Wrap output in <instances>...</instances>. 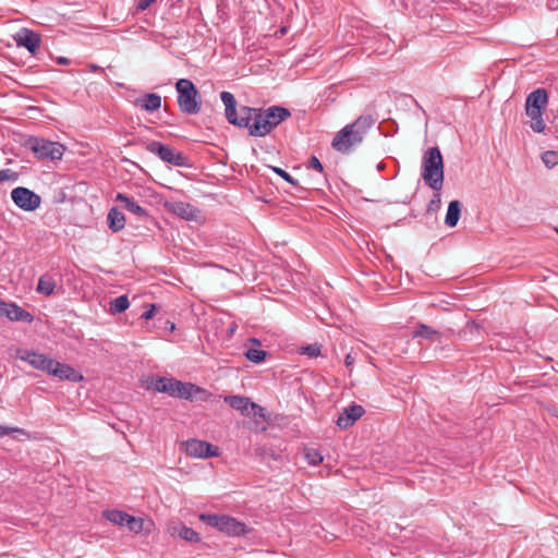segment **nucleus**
Masks as SVG:
<instances>
[{
	"label": "nucleus",
	"instance_id": "f257e3e1",
	"mask_svg": "<svg viewBox=\"0 0 558 558\" xmlns=\"http://www.w3.org/2000/svg\"><path fill=\"white\" fill-rule=\"evenodd\" d=\"M422 169V178L425 184L436 192L427 206V211H434L440 204L439 192L444 185V160L437 146L426 150Z\"/></svg>",
	"mask_w": 558,
	"mask_h": 558
},
{
	"label": "nucleus",
	"instance_id": "f03ea898",
	"mask_svg": "<svg viewBox=\"0 0 558 558\" xmlns=\"http://www.w3.org/2000/svg\"><path fill=\"white\" fill-rule=\"evenodd\" d=\"M374 124L375 119L372 116H360L355 121L347 124L336 133L331 147L341 154H350L356 146L362 144Z\"/></svg>",
	"mask_w": 558,
	"mask_h": 558
},
{
	"label": "nucleus",
	"instance_id": "7ed1b4c3",
	"mask_svg": "<svg viewBox=\"0 0 558 558\" xmlns=\"http://www.w3.org/2000/svg\"><path fill=\"white\" fill-rule=\"evenodd\" d=\"M148 388L157 392L168 393L170 397L184 400H193L197 393L205 392L204 389L192 383H183L174 378L151 377Z\"/></svg>",
	"mask_w": 558,
	"mask_h": 558
},
{
	"label": "nucleus",
	"instance_id": "20e7f679",
	"mask_svg": "<svg viewBox=\"0 0 558 558\" xmlns=\"http://www.w3.org/2000/svg\"><path fill=\"white\" fill-rule=\"evenodd\" d=\"M548 105V93L545 88L541 87L531 92L525 99V113L531 119V129L535 133H543L546 130V124L543 120V114Z\"/></svg>",
	"mask_w": 558,
	"mask_h": 558
},
{
	"label": "nucleus",
	"instance_id": "39448f33",
	"mask_svg": "<svg viewBox=\"0 0 558 558\" xmlns=\"http://www.w3.org/2000/svg\"><path fill=\"white\" fill-rule=\"evenodd\" d=\"M177 101L181 112L197 114L202 108V100L195 84L189 78H180L175 83Z\"/></svg>",
	"mask_w": 558,
	"mask_h": 558
},
{
	"label": "nucleus",
	"instance_id": "423d86ee",
	"mask_svg": "<svg viewBox=\"0 0 558 558\" xmlns=\"http://www.w3.org/2000/svg\"><path fill=\"white\" fill-rule=\"evenodd\" d=\"M25 147L32 150L39 160H60L64 154V146L41 137L31 136L25 142Z\"/></svg>",
	"mask_w": 558,
	"mask_h": 558
},
{
	"label": "nucleus",
	"instance_id": "0eeeda50",
	"mask_svg": "<svg viewBox=\"0 0 558 558\" xmlns=\"http://www.w3.org/2000/svg\"><path fill=\"white\" fill-rule=\"evenodd\" d=\"M199 520L228 535L240 536L246 533L244 523L226 514H201Z\"/></svg>",
	"mask_w": 558,
	"mask_h": 558
},
{
	"label": "nucleus",
	"instance_id": "6e6552de",
	"mask_svg": "<svg viewBox=\"0 0 558 558\" xmlns=\"http://www.w3.org/2000/svg\"><path fill=\"white\" fill-rule=\"evenodd\" d=\"M145 149L150 154L157 155L162 161L173 165L175 167H187V158L173 147L162 144L161 142L150 141L146 142Z\"/></svg>",
	"mask_w": 558,
	"mask_h": 558
},
{
	"label": "nucleus",
	"instance_id": "1a4fd4ad",
	"mask_svg": "<svg viewBox=\"0 0 558 558\" xmlns=\"http://www.w3.org/2000/svg\"><path fill=\"white\" fill-rule=\"evenodd\" d=\"M243 113L246 114L247 120V125L243 126V129H247L251 136L263 137L272 131L263 108L250 107Z\"/></svg>",
	"mask_w": 558,
	"mask_h": 558
},
{
	"label": "nucleus",
	"instance_id": "9d476101",
	"mask_svg": "<svg viewBox=\"0 0 558 558\" xmlns=\"http://www.w3.org/2000/svg\"><path fill=\"white\" fill-rule=\"evenodd\" d=\"M221 101L225 105V113L226 119L229 123L238 126L243 128L247 125L246 114L243 113L245 109H248L250 107L243 106L239 110V114L236 112V99L234 95L230 92H222L220 94Z\"/></svg>",
	"mask_w": 558,
	"mask_h": 558
},
{
	"label": "nucleus",
	"instance_id": "9b49d317",
	"mask_svg": "<svg viewBox=\"0 0 558 558\" xmlns=\"http://www.w3.org/2000/svg\"><path fill=\"white\" fill-rule=\"evenodd\" d=\"M11 198L19 208L25 211L36 210L41 203V198L38 194L23 186L13 189Z\"/></svg>",
	"mask_w": 558,
	"mask_h": 558
},
{
	"label": "nucleus",
	"instance_id": "f8f14e48",
	"mask_svg": "<svg viewBox=\"0 0 558 558\" xmlns=\"http://www.w3.org/2000/svg\"><path fill=\"white\" fill-rule=\"evenodd\" d=\"M184 451L187 456L199 459H207L210 457H218L220 454L219 448L213 446L205 440L195 438L189 439L182 444Z\"/></svg>",
	"mask_w": 558,
	"mask_h": 558
},
{
	"label": "nucleus",
	"instance_id": "ddd939ff",
	"mask_svg": "<svg viewBox=\"0 0 558 558\" xmlns=\"http://www.w3.org/2000/svg\"><path fill=\"white\" fill-rule=\"evenodd\" d=\"M15 356L16 359L27 362L34 368L46 372L47 374L48 371L50 369V366L52 365L53 360L43 353L27 349L17 350Z\"/></svg>",
	"mask_w": 558,
	"mask_h": 558
},
{
	"label": "nucleus",
	"instance_id": "4468645a",
	"mask_svg": "<svg viewBox=\"0 0 558 558\" xmlns=\"http://www.w3.org/2000/svg\"><path fill=\"white\" fill-rule=\"evenodd\" d=\"M13 40L17 47L26 48L31 54H35L41 44V37L38 33L23 27L13 35Z\"/></svg>",
	"mask_w": 558,
	"mask_h": 558
},
{
	"label": "nucleus",
	"instance_id": "2eb2a0df",
	"mask_svg": "<svg viewBox=\"0 0 558 558\" xmlns=\"http://www.w3.org/2000/svg\"><path fill=\"white\" fill-rule=\"evenodd\" d=\"M48 374L58 377L61 380H69L72 383H78L83 380V375L80 374L75 368L56 360H52V365L50 366Z\"/></svg>",
	"mask_w": 558,
	"mask_h": 558
},
{
	"label": "nucleus",
	"instance_id": "dca6fc26",
	"mask_svg": "<svg viewBox=\"0 0 558 558\" xmlns=\"http://www.w3.org/2000/svg\"><path fill=\"white\" fill-rule=\"evenodd\" d=\"M364 413L365 410L362 405L352 403L344 408L343 411L339 414L337 425L339 428L345 429L352 426L359 418H361Z\"/></svg>",
	"mask_w": 558,
	"mask_h": 558
},
{
	"label": "nucleus",
	"instance_id": "f3484780",
	"mask_svg": "<svg viewBox=\"0 0 558 558\" xmlns=\"http://www.w3.org/2000/svg\"><path fill=\"white\" fill-rule=\"evenodd\" d=\"M165 207L170 213L187 221L196 220L199 214V210L196 207L185 202L166 203Z\"/></svg>",
	"mask_w": 558,
	"mask_h": 558
},
{
	"label": "nucleus",
	"instance_id": "a211bd4d",
	"mask_svg": "<svg viewBox=\"0 0 558 558\" xmlns=\"http://www.w3.org/2000/svg\"><path fill=\"white\" fill-rule=\"evenodd\" d=\"M2 308V316H5L12 322H24L32 323L34 320V315L15 303H7Z\"/></svg>",
	"mask_w": 558,
	"mask_h": 558
},
{
	"label": "nucleus",
	"instance_id": "6ab92c4d",
	"mask_svg": "<svg viewBox=\"0 0 558 558\" xmlns=\"http://www.w3.org/2000/svg\"><path fill=\"white\" fill-rule=\"evenodd\" d=\"M264 112L267 120H269L271 130L277 128L282 121L291 116L289 109L281 106L268 107L267 109H264Z\"/></svg>",
	"mask_w": 558,
	"mask_h": 558
},
{
	"label": "nucleus",
	"instance_id": "aec40b11",
	"mask_svg": "<svg viewBox=\"0 0 558 558\" xmlns=\"http://www.w3.org/2000/svg\"><path fill=\"white\" fill-rule=\"evenodd\" d=\"M134 105L147 112H155L161 107V96L155 93L145 94L137 98Z\"/></svg>",
	"mask_w": 558,
	"mask_h": 558
},
{
	"label": "nucleus",
	"instance_id": "412c9836",
	"mask_svg": "<svg viewBox=\"0 0 558 558\" xmlns=\"http://www.w3.org/2000/svg\"><path fill=\"white\" fill-rule=\"evenodd\" d=\"M225 402L242 415H251L250 409L253 401L250 398L244 396H227L225 397Z\"/></svg>",
	"mask_w": 558,
	"mask_h": 558
},
{
	"label": "nucleus",
	"instance_id": "4be33fe9",
	"mask_svg": "<svg viewBox=\"0 0 558 558\" xmlns=\"http://www.w3.org/2000/svg\"><path fill=\"white\" fill-rule=\"evenodd\" d=\"M116 201L124 204V207L132 214L144 218L147 217V210L138 205L133 197H130L123 193H118L116 196Z\"/></svg>",
	"mask_w": 558,
	"mask_h": 558
},
{
	"label": "nucleus",
	"instance_id": "5701e85b",
	"mask_svg": "<svg viewBox=\"0 0 558 558\" xmlns=\"http://www.w3.org/2000/svg\"><path fill=\"white\" fill-rule=\"evenodd\" d=\"M107 222L112 232H119L124 229L125 216L117 207H112L107 215Z\"/></svg>",
	"mask_w": 558,
	"mask_h": 558
},
{
	"label": "nucleus",
	"instance_id": "b1692460",
	"mask_svg": "<svg viewBox=\"0 0 558 558\" xmlns=\"http://www.w3.org/2000/svg\"><path fill=\"white\" fill-rule=\"evenodd\" d=\"M413 337L414 338H416V337L424 338L430 342H441V339H442V336L438 330H436L425 324L417 325V327L413 333Z\"/></svg>",
	"mask_w": 558,
	"mask_h": 558
},
{
	"label": "nucleus",
	"instance_id": "393cba45",
	"mask_svg": "<svg viewBox=\"0 0 558 558\" xmlns=\"http://www.w3.org/2000/svg\"><path fill=\"white\" fill-rule=\"evenodd\" d=\"M461 214V203L457 199L451 201L448 205L447 214L445 217V225L449 228L457 226Z\"/></svg>",
	"mask_w": 558,
	"mask_h": 558
},
{
	"label": "nucleus",
	"instance_id": "a878e982",
	"mask_svg": "<svg viewBox=\"0 0 558 558\" xmlns=\"http://www.w3.org/2000/svg\"><path fill=\"white\" fill-rule=\"evenodd\" d=\"M54 289H56V281L50 275L45 274L39 278L38 284H37L38 293L49 296L53 293Z\"/></svg>",
	"mask_w": 558,
	"mask_h": 558
},
{
	"label": "nucleus",
	"instance_id": "bb28decb",
	"mask_svg": "<svg viewBox=\"0 0 558 558\" xmlns=\"http://www.w3.org/2000/svg\"><path fill=\"white\" fill-rule=\"evenodd\" d=\"M102 515L113 524L125 526L130 514L122 510L113 509L104 511Z\"/></svg>",
	"mask_w": 558,
	"mask_h": 558
},
{
	"label": "nucleus",
	"instance_id": "cd10ccee",
	"mask_svg": "<svg viewBox=\"0 0 558 558\" xmlns=\"http://www.w3.org/2000/svg\"><path fill=\"white\" fill-rule=\"evenodd\" d=\"M130 306V301L128 295H120L111 301L110 311L113 314H120L126 311Z\"/></svg>",
	"mask_w": 558,
	"mask_h": 558
},
{
	"label": "nucleus",
	"instance_id": "c85d7f7f",
	"mask_svg": "<svg viewBox=\"0 0 558 558\" xmlns=\"http://www.w3.org/2000/svg\"><path fill=\"white\" fill-rule=\"evenodd\" d=\"M244 355L250 362L259 364L265 361L267 352L262 349L250 348L246 350Z\"/></svg>",
	"mask_w": 558,
	"mask_h": 558
},
{
	"label": "nucleus",
	"instance_id": "c756f323",
	"mask_svg": "<svg viewBox=\"0 0 558 558\" xmlns=\"http://www.w3.org/2000/svg\"><path fill=\"white\" fill-rule=\"evenodd\" d=\"M304 457H305L306 462L313 466L318 465L324 460L322 453L314 448L305 449Z\"/></svg>",
	"mask_w": 558,
	"mask_h": 558
},
{
	"label": "nucleus",
	"instance_id": "7c9ffc66",
	"mask_svg": "<svg viewBox=\"0 0 558 558\" xmlns=\"http://www.w3.org/2000/svg\"><path fill=\"white\" fill-rule=\"evenodd\" d=\"M179 536L187 542L196 543L201 539L198 533L194 531L192 527L189 526H182L179 531Z\"/></svg>",
	"mask_w": 558,
	"mask_h": 558
},
{
	"label": "nucleus",
	"instance_id": "2f4dec72",
	"mask_svg": "<svg viewBox=\"0 0 558 558\" xmlns=\"http://www.w3.org/2000/svg\"><path fill=\"white\" fill-rule=\"evenodd\" d=\"M125 526L134 533H141L144 529V521L141 518L129 515Z\"/></svg>",
	"mask_w": 558,
	"mask_h": 558
},
{
	"label": "nucleus",
	"instance_id": "473e14b6",
	"mask_svg": "<svg viewBox=\"0 0 558 558\" xmlns=\"http://www.w3.org/2000/svg\"><path fill=\"white\" fill-rule=\"evenodd\" d=\"M543 162L548 168H553L556 165H558V151L555 150H547L542 156Z\"/></svg>",
	"mask_w": 558,
	"mask_h": 558
},
{
	"label": "nucleus",
	"instance_id": "72a5a7b5",
	"mask_svg": "<svg viewBox=\"0 0 558 558\" xmlns=\"http://www.w3.org/2000/svg\"><path fill=\"white\" fill-rule=\"evenodd\" d=\"M19 179L17 172L11 169H2L0 170V182L12 181L15 182Z\"/></svg>",
	"mask_w": 558,
	"mask_h": 558
},
{
	"label": "nucleus",
	"instance_id": "f704fd0d",
	"mask_svg": "<svg viewBox=\"0 0 558 558\" xmlns=\"http://www.w3.org/2000/svg\"><path fill=\"white\" fill-rule=\"evenodd\" d=\"M270 169L277 173L279 177H281L284 181L292 185H298V181L293 179L286 170L279 168V167H270Z\"/></svg>",
	"mask_w": 558,
	"mask_h": 558
},
{
	"label": "nucleus",
	"instance_id": "c9c22d12",
	"mask_svg": "<svg viewBox=\"0 0 558 558\" xmlns=\"http://www.w3.org/2000/svg\"><path fill=\"white\" fill-rule=\"evenodd\" d=\"M307 167L312 168V169L318 171L319 173L324 174V166H323V163L319 161V159L316 156H312L310 158Z\"/></svg>",
	"mask_w": 558,
	"mask_h": 558
},
{
	"label": "nucleus",
	"instance_id": "e433bc0d",
	"mask_svg": "<svg viewBox=\"0 0 558 558\" xmlns=\"http://www.w3.org/2000/svg\"><path fill=\"white\" fill-rule=\"evenodd\" d=\"M303 353H305L310 357H316L320 354V348L316 344H310L303 348Z\"/></svg>",
	"mask_w": 558,
	"mask_h": 558
},
{
	"label": "nucleus",
	"instance_id": "4c0bfd02",
	"mask_svg": "<svg viewBox=\"0 0 558 558\" xmlns=\"http://www.w3.org/2000/svg\"><path fill=\"white\" fill-rule=\"evenodd\" d=\"M250 411H251V415H253L255 417L265 418V410L263 407L258 405L257 403L252 402Z\"/></svg>",
	"mask_w": 558,
	"mask_h": 558
},
{
	"label": "nucleus",
	"instance_id": "58836bf2",
	"mask_svg": "<svg viewBox=\"0 0 558 558\" xmlns=\"http://www.w3.org/2000/svg\"><path fill=\"white\" fill-rule=\"evenodd\" d=\"M156 0H137L136 10L144 11L148 9Z\"/></svg>",
	"mask_w": 558,
	"mask_h": 558
},
{
	"label": "nucleus",
	"instance_id": "ea45409f",
	"mask_svg": "<svg viewBox=\"0 0 558 558\" xmlns=\"http://www.w3.org/2000/svg\"><path fill=\"white\" fill-rule=\"evenodd\" d=\"M17 432V433H24L23 429L21 428H11V427H7V426H3V425H0V437H3V436H7L9 434H11L12 432Z\"/></svg>",
	"mask_w": 558,
	"mask_h": 558
},
{
	"label": "nucleus",
	"instance_id": "a19ab883",
	"mask_svg": "<svg viewBox=\"0 0 558 558\" xmlns=\"http://www.w3.org/2000/svg\"><path fill=\"white\" fill-rule=\"evenodd\" d=\"M155 311H156V305H155V304H151V305L149 306V308H148V310H146V311L142 314V316H141V317H142V318H144V319H150V318H153V317H154V315H155Z\"/></svg>",
	"mask_w": 558,
	"mask_h": 558
},
{
	"label": "nucleus",
	"instance_id": "79ce46f5",
	"mask_svg": "<svg viewBox=\"0 0 558 558\" xmlns=\"http://www.w3.org/2000/svg\"><path fill=\"white\" fill-rule=\"evenodd\" d=\"M354 362H355V357L351 353H348L344 357L345 366L351 367L354 364Z\"/></svg>",
	"mask_w": 558,
	"mask_h": 558
},
{
	"label": "nucleus",
	"instance_id": "37998d69",
	"mask_svg": "<svg viewBox=\"0 0 558 558\" xmlns=\"http://www.w3.org/2000/svg\"><path fill=\"white\" fill-rule=\"evenodd\" d=\"M58 64L68 65L70 64V60L66 57H58L56 59Z\"/></svg>",
	"mask_w": 558,
	"mask_h": 558
},
{
	"label": "nucleus",
	"instance_id": "c03bdc74",
	"mask_svg": "<svg viewBox=\"0 0 558 558\" xmlns=\"http://www.w3.org/2000/svg\"><path fill=\"white\" fill-rule=\"evenodd\" d=\"M4 305H5V302L0 300V311H2V308H4L3 307ZM0 317H2V312H0Z\"/></svg>",
	"mask_w": 558,
	"mask_h": 558
},
{
	"label": "nucleus",
	"instance_id": "a18cd8bd",
	"mask_svg": "<svg viewBox=\"0 0 558 558\" xmlns=\"http://www.w3.org/2000/svg\"><path fill=\"white\" fill-rule=\"evenodd\" d=\"M252 342H254V343H256V344L260 345V342H259V340H258V339H255V338H254V339H252Z\"/></svg>",
	"mask_w": 558,
	"mask_h": 558
},
{
	"label": "nucleus",
	"instance_id": "49530a36",
	"mask_svg": "<svg viewBox=\"0 0 558 558\" xmlns=\"http://www.w3.org/2000/svg\"><path fill=\"white\" fill-rule=\"evenodd\" d=\"M557 118H558V114H557L556 117H554V120H553V122H555V121L557 120Z\"/></svg>",
	"mask_w": 558,
	"mask_h": 558
},
{
	"label": "nucleus",
	"instance_id": "de8ad7c7",
	"mask_svg": "<svg viewBox=\"0 0 558 558\" xmlns=\"http://www.w3.org/2000/svg\"><path fill=\"white\" fill-rule=\"evenodd\" d=\"M557 233H558V228L556 229Z\"/></svg>",
	"mask_w": 558,
	"mask_h": 558
}]
</instances>
